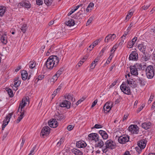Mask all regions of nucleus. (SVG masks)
Segmentation results:
<instances>
[{"label":"nucleus","instance_id":"obj_1","mask_svg":"<svg viewBox=\"0 0 155 155\" xmlns=\"http://www.w3.org/2000/svg\"><path fill=\"white\" fill-rule=\"evenodd\" d=\"M59 61V59L57 56L51 55L47 60L45 65L48 69H51L54 67H55L58 65Z\"/></svg>","mask_w":155,"mask_h":155},{"label":"nucleus","instance_id":"obj_2","mask_svg":"<svg viewBox=\"0 0 155 155\" xmlns=\"http://www.w3.org/2000/svg\"><path fill=\"white\" fill-rule=\"evenodd\" d=\"M105 148H102V151L103 153L107 152L108 151V148L111 150L114 149L116 146L115 143L111 140H107L105 142Z\"/></svg>","mask_w":155,"mask_h":155},{"label":"nucleus","instance_id":"obj_3","mask_svg":"<svg viewBox=\"0 0 155 155\" xmlns=\"http://www.w3.org/2000/svg\"><path fill=\"white\" fill-rule=\"evenodd\" d=\"M146 72L147 77L149 79H152L154 76L153 68L152 65H149L147 66Z\"/></svg>","mask_w":155,"mask_h":155},{"label":"nucleus","instance_id":"obj_4","mask_svg":"<svg viewBox=\"0 0 155 155\" xmlns=\"http://www.w3.org/2000/svg\"><path fill=\"white\" fill-rule=\"evenodd\" d=\"M120 89L124 94L127 95L130 94L131 92L130 88L128 85H127L125 82H123L120 86Z\"/></svg>","mask_w":155,"mask_h":155},{"label":"nucleus","instance_id":"obj_5","mask_svg":"<svg viewBox=\"0 0 155 155\" xmlns=\"http://www.w3.org/2000/svg\"><path fill=\"white\" fill-rule=\"evenodd\" d=\"M51 129L48 126H45L43 127L40 133L41 136L43 138L46 137L50 133Z\"/></svg>","mask_w":155,"mask_h":155},{"label":"nucleus","instance_id":"obj_6","mask_svg":"<svg viewBox=\"0 0 155 155\" xmlns=\"http://www.w3.org/2000/svg\"><path fill=\"white\" fill-rule=\"evenodd\" d=\"M129 140V137L127 135H124L121 136L118 138V142L121 144H125Z\"/></svg>","mask_w":155,"mask_h":155},{"label":"nucleus","instance_id":"obj_7","mask_svg":"<svg viewBox=\"0 0 155 155\" xmlns=\"http://www.w3.org/2000/svg\"><path fill=\"white\" fill-rule=\"evenodd\" d=\"M56 119H50L48 121L49 126L51 128H55L57 127L58 125V123Z\"/></svg>","mask_w":155,"mask_h":155},{"label":"nucleus","instance_id":"obj_8","mask_svg":"<svg viewBox=\"0 0 155 155\" xmlns=\"http://www.w3.org/2000/svg\"><path fill=\"white\" fill-rule=\"evenodd\" d=\"M71 105V102L67 100L63 101L59 104V106L61 107H66L67 109L70 108Z\"/></svg>","mask_w":155,"mask_h":155},{"label":"nucleus","instance_id":"obj_9","mask_svg":"<svg viewBox=\"0 0 155 155\" xmlns=\"http://www.w3.org/2000/svg\"><path fill=\"white\" fill-rule=\"evenodd\" d=\"M137 126L136 125H131L128 127L129 131L133 134H137L138 132V130L137 128Z\"/></svg>","mask_w":155,"mask_h":155},{"label":"nucleus","instance_id":"obj_10","mask_svg":"<svg viewBox=\"0 0 155 155\" xmlns=\"http://www.w3.org/2000/svg\"><path fill=\"white\" fill-rule=\"evenodd\" d=\"M130 60L137 61L138 59V55L136 51H133L130 54L129 57Z\"/></svg>","mask_w":155,"mask_h":155},{"label":"nucleus","instance_id":"obj_11","mask_svg":"<svg viewBox=\"0 0 155 155\" xmlns=\"http://www.w3.org/2000/svg\"><path fill=\"white\" fill-rule=\"evenodd\" d=\"M88 137L90 140H94L95 142H97L99 140V137L97 133H91L88 135Z\"/></svg>","mask_w":155,"mask_h":155},{"label":"nucleus","instance_id":"obj_12","mask_svg":"<svg viewBox=\"0 0 155 155\" xmlns=\"http://www.w3.org/2000/svg\"><path fill=\"white\" fill-rule=\"evenodd\" d=\"M112 104L111 102H107L104 105L103 110L104 112L106 113L109 112L111 110V107H110Z\"/></svg>","mask_w":155,"mask_h":155},{"label":"nucleus","instance_id":"obj_13","mask_svg":"<svg viewBox=\"0 0 155 155\" xmlns=\"http://www.w3.org/2000/svg\"><path fill=\"white\" fill-rule=\"evenodd\" d=\"M147 141L145 139H143L137 142L138 147L141 149H144L146 146Z\"/></svg>","mask_w":155,"mask_h":155},{"label":"nucleus","instance_id":"obj_14","mask_svg":"<svg viewBox=\"0 0 155 155\" xmlns=\"http://www.w3.org/2000/svg\"><path fill=\"white\" fill-rule=\"evenodd\" d=\"M26 104V102H25V101L24 99H23L22 101L19 104L18 112H22L23 110L22 109L25 106Z\"/></svg>","mask_w":155,"mask_h":155},{"label":"nucleus","instance_id":"obj_15","mask_svg":"<svg viewBox=\"0 0 155 155\" xmlns=\"http://www.w3.org/2000/svg\"><path fill=\"white\" fill-rule=\"evenodd\" d=\"M72 153L75 155H83V153L81 150L76 148H73L71 150Z\"/></svg>","mask_w":155,"mask_h":155},{"label":"nucleus","instance_id":"obj_16","mask_svg":"<svg viewBox=\"0 0 155 155\" xmlns=\"http://www.w3.org/2000/svg\"><path fill=\"white\" fill-rule=\"evenodd\" d=\"M137 83H139L141 86H144L146 85L147 81L142 78L138 77L137 79Z\"/></svg>","mask_w":155,"mask_h":155},{"label":"nucleus","instance_id":"obj_17","mask_svg":"<svg viewBox=\"0 0 155 155\" xmlns=\"http://www.w3.org/2000/svg\"><path fill=\"white\" fill-rule=\"evenodd\" d=\"M99 133L104 140H106L108 138V135L105 131L101 130L99 131Z\"/></svg>","mask_w":155,"mask_h":155},{"label":"nucleus","instance_id":"obj_18","mask_svg":"<svg viewBox=\"0 0 155 155\" xmlns=\"http://www.w3.org/2000/svg\"><path fill=\"white\" fill-rule=\"evenodd\" d=\"M87 144L81 141H78L76 143V146L79 148H83L86 147Z\"/></svg>","mask_w":155,"mask_h":155},{"label":"nucleus","instance_id":"obj_19","mask_svg":"<svg viewBox=\"0 0 155 155\" xmlns=\"http://www.w3.org/2000/svg\"><path fill=\"white\" fill-rule=\"evenodd\" d=\"M64 97L65 99H67L68 100L67 101H69L70 102L71 101L73 102L75 101V99H73V95L70 94L65 95H64Z\"/></svg>","mask_w":155,"mask_h":155},{"label":"nucleus","instance_id":"obj_20","mask_svg":"<svg viewBox=\"0 0 155 155\" xmlns=\"http://www.w3.org/2000/svg\"><path fill=\"white\" fill-rule=\"evenodd\" d=\"M152 125L150 122H145L142 124V126L144 129L145 130L148 129L150 128Z\"/></svg>","mask_w":155,"mask_h":155},{"label":"nucleus","instance_id":"obj_21","mask_svg":"<svg viewBox=\"0 0 155 155\" xmlns=\"http://www.w3.org/2000/svg\"><path fill=\"white\" fill-rule=\"evenodd\" d=\"M28 73L27 71L25 70H22L21 71V75L22 79L25 81L28 78Z\"/></svg>","mask_w":155,"mask_h":155},{"label":"nucleus","instance_id":"obj_22","mask_svg":"<svg viewBox=\"0 0 155 155\" xmlns=\"http://www.w3.org/2000/svg\"><path fill=\"white\" fill-rule=\"evenodd\" d=\"M7 38V37L6 34H3L1 38V40L2 43L5 45L8 42Z\"/></svg>","mask_w":155,"mask_h":155},{"label":"nucleus","instance_id":"obj_23","mask_svg":"<svg viewBox=\"0 0 155 155\" xmlns=\"http://www.w3.org/2000/svg\"><path fill=\"white\" fill-rule=\"evenodd\" d=\"M65 23L66 25L70 27L73 26L75 24L74 21L71 19L68 21H66Z\"/></svg>","mask_w":155,"mask_h":155},{"label":"nucleus","instance_id":"obj_24","mask_svg":"<svg viewBox=\"0 0 155 155\" xmlns=\"http://www.w3.org/2000/svg\"><path fill=\"white\" fill-rule=\"evenodd\" d=\"M97 141V143L95 144V147L102 148L104 145L103 141L102 140L99 139V140Z\"/></svg>","mask_w":155,"mask_h":155},{"label":"nucleus","instance_id":"obj_25","mask_svg":"<svg viewBox=\"0 0 155 155\" xmlns=\"http://www.w3.org/2000/svg\"><path fill=\"white\" fill-rule=\"evenodd\" d=\"M25 111L23 110L22 112H20L21 114L18 117L17 120L16 121V123L17 124L24 117V115Z\"/></svg>","mask_w":155,"mask_h":155},{"label":"nucleus","instance_id":"obj_26","mask_svg":"<svg viewBox=\"0 0 155 155\" xmlns=\"http://www.w3.org/2000/svg\"><path fill=\"white\" fill-rule=\"evenodd\" d=\"M130 73L132 74L137 76L138 75L137 69L130 68Z\"/></svg>","mask_w":155,"mask_h":155},{"label":"nucleus","instance_id":"obj_27","mask_svg":"<svg viewBox=\"0 0 155 155\" xmlns=\"http://www.w3.org/2000/svg\"><path fill=\"white\" fill-rule=\"evenodd\" d=\"M94 5V4L93 3L90 2L86 9V10L87 12H91L92 10V8L93 7Z\"/></svg>","mask_w":155,"mask_h":155},{"label":"nucleus","instance_id":"obj_28","mask_svg":"<svg viewBox=\"0 0 155 155\" xmlns=\"http://www.w3.org/2000/svg\"><path fill=\"white\" fill-rule=\"evenodd\" d=\"M93 148V147H90L89 146H87V147L84 148V152L87 153H90L91 152L92 153H93L94 151L92 150L91 148Z\"/></svg>","mask_w":155,"mask_h":155},{"label":"nucleus","instance_id":"obj_29","mask_svg":"<svg viewBox=\"0 0 155 155\" xmlns=\"http://www.w3.org/2000/svg\"><path fill=\"white\" fill-rule=\"evenodd\" d=\"M138 48L139 49L141 52H144L145 51L146 47L142 44H140L138 45Z\"/></svg>","mask_w":155,"mask_h":155},{"label":"nucleus","instance_id":"obj_30","mask_svg":"<svg viewBox=\"0 0 155 155\" xmlns=\"http://www.w3.org/2000/svg\"><path fill=\"white\" fill-rule=\"evenodd\" d=\"M21 5L28 8H30L31 7V5L29 2H28V3L25 2H23L21 3Z\"/></svg>","mask_w":155,"mask_h":155},{"label":"nucleus","instance_id":"obj_31","mask_svg":"<svg viewBox=\"0 0 155 155\" xmlns=\"http://www.w3.org/2000/svg\"><path fill=\"white\" fill-rule=\"evenodd\" d=\"M6 90L7 91L9 97H12L13 96V94L12 90L8 87L6 88Z\"/></svg>","mask_w":155,"mask_h":155},{"label":"nucleus","instance_id":"obj_32","mask_svg":"<svg viewBox=\"0 0 155 155\" xmlns=\"http://www.w3.org/2000/svg\"><path fill=\"white\" fill-rule=\"evenodd\" d=\"M44 76H45L44 75H39L38 76V77H37L36 78H34V80H35V83H37L38 82L39 80H41L43 79L44 78Z\"/></svg>","mask_w":155,"mask_h":155},{"label":"nucleus","instance_id":"obj_33","mask_svg":"<svg viewBox=\"0 0 155 155\" xmlns=\"http://www.w3.org/2000/svg\"><path fill=\"white\" fill-rule=\"evenodd\" d=\"M139 66L142 70H146L147 69V67L145 63H143L140 64H138Z\"/></svg>","mask_w":155,"mask_h":155},{"label":"nucleus","instance_id":"obj_34","mask_svg":"<svg viewBox=\"0 0 155 155\" xmlns=\"http://www.w3.org/2000/svg\"><path fill=\"white\" fill-rule=\"evenodd\" d=\"M13 115L12 113H9L8 115L6 117L5 119L4 120L3 123L5 124L7 123V122L8 121V120H10V119L11 118L12 116Z\"/></svg>","mask_w":155,"mask_h":155},{"label":"nucleus","instance_id":"obj_35","mask_svg":"<svg viewBox=\"0 0 155 155\" xmlns=\"http://www.w3.org/2000/svg\"><path fill=\"white\" fill-rule=\"evenodd\" d=\"M54 0H44V3L47 6H49L52 4Z\"/></svg>","mask_w":155,"mask_h":155},{"label":"nucleus","instance_id":"obj_36","mask_svg":"<svg viewBox=\"0 0 155 155\" xmlns=\"http://www.w3.org/2000/svg\"><path fill=\"white\" fill-rule=\"evenodd\" d=\"M27 28V24H24L21 28V31L24 33L26 32Z\"/></svg>","mask_w":155,"mask_h":155},{"label":"nucleus","instance_id":"obj_37","mask_svg":"<svg viewBox=\"0 0 155 155\" xmlns=\"http://www.w3.org/2000/svg\"><path fill=\"white\" fill-rule=\"evenodd\" d=\"M110 40L111 41H113L112 38H111V34H108L107 36L106 37L105 39V42H108Z\"/></svg>","mask_w":155,"mask_h":155},{"label":"nucleus","instance_id":"obj_38","mask_svg":"<svg viewBox=\"0 0 155 155\" xmlns=\"http://www.w3.org/2000/svg\"><path fill=\"white\" fill-rule=\"evenodd\" d=\"M20 84H21V81H17V80H16L15 81L14 85H13V84H12L11 85V86H12H12H14L15 87H18L19 86H20Z\"/></svg>","mask_w":155,"mask_h":155},{"label":"nucleus","instance_id":"obj_39","mask_svg":"<svg viewBox=\"0 0 155 155\" xmlns=\"http://www.w3.org/2000/svg\"><path fill=\"white\" fill-rule=\"evenodd\" d=\"M142 59L145 61H147L150 60V56L146 55L145 54H144L142 57Z\"/></svg>","mask_w":155,"mask_h":155},{"label":"nucleus","instance_id":"obj_40","mask_svg":"<svg viewBox=\"0 0 155 155\" xmlns=\"http://www.w3.org/2000/svg\"><path fill=\"white\" fill-rule=\"evenodd\" d=\"M63 70V68H61L59 70H58L55 74V76L59 77L60 75L62 73Z\"/></svg>","mask_w":155,"mask_h":155},{"label":"nucleus","instance_id":"obj_41","mask_svg":"<svg viewBox=\"0 0 155 155\" xmlns=\"http://www.w3.org/2000/svg\"><path fill=\"white\" fill-rule=\"evenodd\" d=\"M3 8V6H0V16L1 17L4 15L5 12V10H4Z\"/></svg>","mask_w":155,"mask_h":155},{"label":"nucleus","instance_id":"obj_42","mask_svg":"<svg viewBox=\"0 0 155 155\" xmlns=\"http://www.w3.org/2000/svg\"><path fill=\"white\" fill-rule=\"evenodd\" d=\"M35 61H30L29 63V67L30 68L32 69L34 68L35 66Z\"/></svg>","mask_w":155,"mask_h":155},{"label":"nucleus","instance_id":"obj_43","mask_svg":"<svg viewBox=\"0 0 155 155\" xmlns=\"http://www.w3.org/2000/svg\"><path fill=\"white\" fill-rule=\"evenodd\" d=\"M112 58V56L111 55H110L108 58L106 63L104 64V66H106V65L110 63Z\"/></svg>","mask_w":155,"mask_h":155},{"label":"nucleus","instance_id":"obj_44","mask_svg":"<svg viewBox=\"0 0 155 155\" xmlns=\"http://www.w3.org/2000/svg\"><path fill=\"white\" fill-rule=\"evenodd\" d=\"M102 38H100L96 40L95 41L93 42V45L95 46L97 45L98 43H99L102 39Z\"/></svg>","mask_w":155,"mask_h":155},{"label":"nucleus","instance_id":"obj_45","mask_svg":"<svg viewBox=\"0 0 155 155\" xmlns=\"http://www.w3.org/2000/svg\"><path fill=\"white\" fill-rule=\"evenodd\" d=\"M85 7L84 6H83L82 8H81V10L79 11V13H80L79 15H81L83 13H85Z\"/></svg>","mask_w":155,"mask_h":155},{"label":"nucleus","instance_id":"obj_46","mask_svg":"<svg viewBox=\"0 0 155 155\" xmlns=\"http://www.w3.org/2000/svg\"><path fill=\"white\" fill-rule=\"evenodd\" d=\"M59 118H58L57 117H55V118L58 120H61L64 119V115L63 114H59Z\"/></svg>","mask_w":155,"mask_h":155},{"label":"nucleus","instance_id":"obj_47","mask_svg":"<svg viewBox=\"0 0 155 155\" xmlns=\"http://www.w3.org/2000/svg\"><path fill=\"white\" fill-rule=\"evenodd\" d=\"M103 126L101 125L96 124L93 127V128L99 129L101 128Z\"/></svg>","mask_w":155,"mask_h":155},{"label":"nucleus","instance_id":"obj_48","mask_svg":"<svg viewBox=\"0 0 155 155\" xmlns=\"http://www.w3.org/2000/svg\"><path fill=\"white\" fill-rule=\"evenodd\" d=\"M150 4H149V5H147L146 6L144 5L141 7V9L142 10H146L150 6Z\"/></svg>","mask_w":155,"mask_h":155},{"label":"nucleus","instance_id":"obj_49","mask_svg":"<svg viewBox=\"0 0 155 155\" xmlns=\"http://www.w3.org/2000/svg\"><path fill=\"white\" fill-rule=\"evenodd\" d=\"M133 13L132 12H130L128 13L126 16V19H129L132 15Z\"/></svg>","mask_w":155,"mask_h":155},{"label":"nucleus","instance_id":"obj_50","mask_svg":"<svg viewBox=\"0 0 155 155\" xmlns=\"http://www.w3.org/2000/svg\"><path fill=\"white\" fill-rule=\"evenodd\" d=\"M59 91H57L56 90H55L53 92V93L51 95V97H52V99H53L55 96L56 95L58 92Z\"/></svg>","mask_w":155,"mask_h":155},{"label":"nucleus","instance_id":"obj_51","mask_svg":"<svg viewBox=\"0 0 155 155\" xmlns=\"http://www.w3.org/2000/svg\"><path fill=\"white\" fill-rule=\"evenodd\" d=\"M133 43H132L131 41H129L127 44V47L129 48H131L134 45Z\"/></svg>","mask_w":155,"mask_h":155},{"label":"nucleus","instance_id":"obj_52","mask_svg":"<svg viewBox=\"0 0 155 155\" xmlns=\"http://www.w3.org/2000/svg\"><path fill=\"white\" fill-rule=\"evenodd\" d=\"M36 3L38 5H42L43 4L42 0H36Z\"/></svg>","mask_w":155,"mask_h":155},{"label":"nucleus","instance_id":"obj_53","mask_svg":"<svg viewBox=\"0 0 155 155\" xmlns=\"http://www.w3.org/2000/svg\"><path fill=\"white\" fill-rule=\"evenodd\" d=\"M64 141V137H62L60 139V140L59 141L58 143L57 144H59V145L60 146L61 144L62 143H63Z\"/></svg>","mask_w":155,"mask_h":155},{"label":"nucleus","instance_id":"obj_54","mask_svg":"<svg viewBox=\"0 0 155 155\" xmlns=\"http://www.w3.org/2000/svg\"><path fill=\"white\" fill-rule=\"evenodd\" d=\"M92 20V18L90 17L88 19L86 23V26H87L91 22Z\"/></svg>","mask_w":155,"mask_h":155},{"label":"nucleus","instance_id":"obj_55","mask_svg":"<svg viewBox=\"0 0 155 155\" xmlns=\"http://www.w3.org/2000/svg\"><path fill=\"white\" fill-rule=\"evenodd\" d=\"M135 149L137 150V151L138 153L139 154H140V152L142 151V150L143 149H141L138 147H135Z\"/></svg>","mask_w":155,"mask_h":155},{"label":"nucleus","instance_id":"obj_56","mask_svg":"<svg viewBox=\"0 0 155 155\" xmlns=\"http://www.w3.org/2000/svg\"><path fill=\"white\" fill-rule=\"evenodd\" d=\"M126 83H127V84L129 85L131 87H132L131 85H132V81H130V80H128V79H127V81L125 82Z\"/></svg>","mask_w":155,"mask_h":155},{"label":"nucleus","instance_id":"obj_57","mask_svg":"<svg viewBox=\"0 0 155 155\" xmlns=\"http://www.w3.org/2000/svg\"><path fill=\"white\" fill-rule=\"evenodd\" d=\"M54 48V46H53V45H52L51 46L50 48L48 50V53H50L51 51H53V49Z\"/></svg>","mask_w":155,"mask_h":155},{"label":"nucleus","instance_id":"obj_58","mask_svg":"<svg viewBox=\"0 0 155 155\" xmlns=\"http://www.w3.org/2000/svg\"><path fill=\"white\" fill-rule=\"evenodd\" d=\"M85 98H82L80 99L76 103V104L77 105H78L81 102L83 101L84 100Z\"/></svg>","mask_w":155,"mask_h":155},{"label":"nucleus","instance_id":"obj_59","mask_svg":"<svg viewBox=\"0 0 155 155\" xmlns=\"http://www.w3.org/2000/svg\"><path fill=\"white\" fill-rule=\"evenodd\" d=\"M74 127V126H72V125H69L68 126V127H67V129L68 130L70 131V130H72L73 129Z\"/></svg>","mask_w":155,"mask_h":155},{"label":"nucleus","instance_id":"obj_60","mask_svg":"<svg viewBox=\"0 0 155 155\" xmlns=\"http://www.w3.org/2000/svg\"><path fill=\"white\" fill-rule=\"evenodd\" d=\"M58 77L57 76H55V74L54 76L53 77V78L52 79L53 80V81H52L53 82H55L58 79Z\"/></svg>","mask_w":155,"mask_h":155},{"label":"nucleus","instance_id":"obj_61","mask_svg":"<svg viewBox=\"0 0 155 155\" xmlns=\"http://www.w3.org/2000/svg\"><path fill=\"white\" fill-rule=\"evenodd\" d=\"M137 40V37H135L131 41V42L133 43L134 45L135 44L136 41Z\"/></svg>","mask_w":155,"mask_h":155},{"label":"nucleus","instance_id":"obj_62","mask_svg":"<svg viewBox=\"0 0 155 155\" xmlns=\"http://www.w3.org/2000/svg\"><path fill=\"white\" fill-rule=\"evenodd\" d=\"M94 46L93 45V44H92V45H90L89 47L87 49V50H89L90 51H91L92 50V49L94 48Z\"/></svg>","mask_w":155,"mask_h":155},{"label":"nucleus","instance_id":"obj_63","mask_svg":"<svg viewBox=\"0 0 155 155\" xmlns=\"http://www.w3.org/2000/svg\"><path fill=\"white\" fill-rule=\"evenodd\" d=\"M25 139L24 137H23L22 139V142H21V145H20L21 148V147H23V146L24 145V144L25 143Z\"/></svg>","mask_w":155,"mask_h":155},{"label":"nucleus","instance_id":"obj_64","mask_svg":"<svg viewBox=\"0 0 155 155\" xmlns=\"http://www.w3.org/2000/svg\"><path fill=\"white\" fill-rule=\"evenodd\" d=\"M124 39H123V38H122L120 42L118 43V44H117L118 46H120L123 44V43L124 42Z\"/></svg>","mask_w":155,"mask_h":155}]
</instances>
